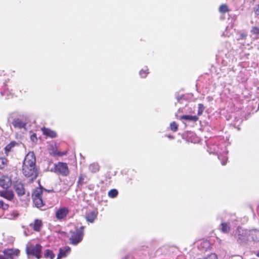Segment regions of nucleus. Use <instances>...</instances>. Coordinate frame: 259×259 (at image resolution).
I'll list each match as a JSON object with an SVG mask.
<instances>
[{
    "instance_id": "nucleus-1",
    "label": "nucleus",
    "mask_w": 259,
    "mask_h": 259,
    "mask_svg": "<svg viewBox=\"0 0 259 259\" xmlns=\"http://www.w3.org/2000/svg\"><path fill=\"white\" fill-rule=\"evenodd\" d=\"M36 159L33 152H29L25 156L22 166L23 175L31 180L36 179L38 172L35 166Z\"/></svg>"
},
{
    "instance_id": "nucleus-2",
    "label": "nucleus",
    "mask_w": 259,
    "mask_h": 259,
    "mask_svg": "<svg viewBox=\"0 0 259 259\" xmlns=\"http://www.w3.org/2000/svg\"><path fill=\"white\" fill-rule=\"evenodd\" d=\"M83 230L84 227L81 226L79 228H76L75 231L70 232L69 240L71 244L76 245L82 241L84 234Z\"/></svg>"
},
{
    "instance_id": "nucleus-3",
    "label": "nucleus",
    "mask_w": 259,
    "mask_h": 259,
    "mask_svg": "<svg viewBox=\"0 0 259 259\" xmlns=\"http://www.w3.org/2000/svg\"><path fill=\"white\" fill-rule=\"evenodd\" d=\"M236 238L240 243H245L249 240V230L242 229L238 227L236 230Z\"/></svg>"
},
{
    "instance_id": "nucleus-4",
    "label": "nucleus",
    "mask_w": 259,
    "mask_h": 259,
    "mask_svg": "<svg viewBox=\"0 0 259 259\" xmlns=\"http://www.w3.org/2000/svg\"><path fill=\"white\" fill-rule=\"evenodd\" d=\"M41 248V246L38 244H36L35 245L28 244L26 250L27 254H31L39 259L41 257L40 252Z\"/></svg>"
},
{
    "instance_id": "nucleus-5",
    "label": "nucleus",
    "mask_w": 259,
    "mask_h": 259,
    "mask_svg": "<svg viewBox=\"0 0 259 259\" xmlns=\"http://www.w3.org/2000/svg\"><path fill=\"white\" fill-rule=\"evenodd\" d=\"M54 172L63 176L69 174L68 166L66 163L58 162L54 165Z\"/></svg>"
},
{
    "instance_id": "nucleus-6",
    "label": "nucleus",
    "mask_w": 259,
    "mask_h": 259,
    "mask_svg": "<svg viewBox=\"0 0 259 259\" xmlns=\"http://www.w3.org/2000/svg\"><path fill=\"white\" fill-rule=\"evenodd\" d=\"M69 212V210L68 207H60L56 212V218L59 220H63L66 217Z\"/></svg>"
},
{
    "instance_id": "nucleus-7",
    "label": "nucleus",
    "mask_w": 259,
    "mask_h": 259,
    "mask_svg": "<svg viewBox=\"0 0 259 259\" xmlns=\"http://www.w3.org/2000/svg\"><path fill=\"white\" fill-rule=\"evenodd\" d=\"M19 252L20 251L18 249H7L3 252L7 259H14V256H18Z\"/></svg>"
},
{
    "instance_id": "nucleus-8",
    "label": "nucleus",
    "mask_w": 259,
    "mask_h": 259,
    "mask_svg": "<svg viewBox=\"0 0 259 259\" xmlns=\"http://www.w3.org/2000/svg\"><path fill=\"white\" fill-rule=\"evenodd\" d=\"M14 190L18 196H21L25 194V189L23 184L17 182L14 186Z\"/></svg>"
},
{
    "instance_id": "nucleus-9",
    "label": "nucleus",
    "mask_w": 259,
    "mask_h": 259,
    "mask_svg": "<svg viewBox=\"0 0 259 259\" xmlns=\"http://www.w3.org/2000/svg\"><path fill=\"white\" fill-rule=\"evenodd\" d=\"M12 124L14 127L19 129L25 128L26 123L20 118H15L13 120Z\"/></svg>"
},
{
    "instance_id": "nucleus-10",
    "label": "nucleus",
    "mask_w": 259,
    "mask_h": 259,
    "mask_svg": "<svg viewBox=\"0 0 259 259\" xmlns=\"http://www.w3.org/2000/svg\"><path fill=\"white\" fill-rule=\"evenodd\" d=\"M70 248L69 246H65L63 248H60L57 259H60L62 257H66L70 252Z\"/></svg>"
},
{
    "instance_id": "nucleus-11",
    "label": "nucleus",
    "mask_w": 259,
    "mask_h": 259,
    "mask_svg": "<svg viewBox=\"0 0 259 259\" xmlns=\"http://www.w3.org/2000/svg\"><path fill=\"white\" fill-rule=\"evenodd\" d=\"M11 184V180L8 177H3L0 179V186L4 188H8Z\"/></svg>"
},
{
    "instance_id": "nucleus-12",
    "label": "nucleus",
    "mask_w": 259,
    "mask_h": 259,
    "mask_svg": "<svg viewBox=\"0 0 259 259\" xmlns=\"http://www.w3.org/2000/svg\"><path fill=\"white\" fill-rule=\"evenodd\" d=\"M47 192H53V190H47L46 189L42 190V188H36L32 193V197L36 198V197H42L41 195L44 194V193Z\"/></svg>"
},
{
    "instance_id": "nucleus-13",
    "label": "nucleus",
    "mask_w": 259,
    "mask_h": 259,
    "mask_svg": "<svg viewBox=\"0 0 259 259\" xmlns=\"http://www.w3.org/2000/svg\"><path fill=\"white\" fill-rule=\"evenodd\" d=\"M41 131L44 135L46 136L49 137L51 138H54L57 137L56 133L49 128L43 127L41 128Z\"/></svg>"
},
{
    "instance_id": "nucleus-14",
    "label": "nucleus",
    "mask_w": 259,
    "mask_h": 259,
    "mask_svg": "<svg viewBox=\"0 0 259 259\" xmlns=\"http://www.w3.org/2000/svg\"><path fill=\"white\" fill-rule=\"evenodd\" d=\"M219 229L224 233H229L231 230L230 224L227 222L222 223L219 226Z\"/></svg>"
},
{
    "instance_id": "nucleus-15",
    "label": "nucleus",
    "mask_w": 259,
    "mask_h": 259,
    "mask_svg": "<svg viewBox=\"0 0 259 259\" xmlns=\"http://www.w3.org/2000/svg\"><path fill=\"white\" fill-rule=\"evenodd\" d=\"M97 217V213L94 211H89L85 215V219L89 223H93Z\"/></svg>"
},
{
    "instance_id": "nucleus-16",
    "label": "nucleus",
    "mask_w": 259,
    "mask_h": 259,
    "mask_svg": "<svg viewBox=\"0 0 259 259\" xmlns=\"http://www.w3.org/2000/svg\"><path fill=\"white\" fill-rule=\"evenodd\" d=\"M42 222L39 220H35L33 223L31 224L30 226L35 231H39L42 227Z\"/></svg>"
},
{
    "instance_id": "nucleus-17",
    "label": "nucleus",
    "mask_w": 259,
    "mask_h": 259,
    "mask_svg": "<svg viewBox=\"0 0 259 259\" xmlns=\"http://www.w3.org/2000/svg\"><path fill=\"white\" fill-rule=\"evenodd\" d=\"M249 236L252 240L259 241V230H249Z\"/></svg>"
},
{
    "instance_id": "nucleus-18",
    "label": "nucleus",
    "mask_w": 259,
    "mask_h": 259,
    "mask_svg": "<svg viewBox=\"0 0 259 259\" xmlns=\"http://www.w3.org/2000/svg\"><path fill=\"white\" fill-rule=\"evenodd\" d=\"M33 202L35 206L37 208H41L44 206V203L43 202L42 197L33 198Z\"/></svg>"
},
{
    "instance_id": "nucleus-19",
    "label": "nucleus",
    "mask_w": 259,
    "mask_h": 259,
    "mask_svg": "<svg viewBox=\"0 0 259 259\" xmlns=\"http://www.w3.org/2000/svg\"><path fill=\"white\" fill-rule=\"evenodd\" d=\"M198 118L197 116H193L190 115H184L181 117V119H184L187 121H196Z\"/></svg>"
},
{
    "instance_id": "nucleus-20",
    "label": "nucleus",
    "mask_w": 259,
    "mask_h": 259,
    "mask_svg": "<svg viewBox=\"0 0 259 259\" xmlns=\"http://www.w3.org/2000/svg\"><path fill=\"white\" fill-rule=\"evenodd\" d=\"M19 216V213L15 210L12 211L6 215V218L9 220H14Z\"/></svg>"
},
{
    "instance_id": "nucleus-21",
    "label": "nucleus",
    "mask_w": 259,
    "mask_h": 259,
    "mask_svg": "<svg viewBox=\"0 0 259 259\" xmlns=\"http://www.w3.org/2000/svg\"><path fill=\"white\" fill-rule=\"evenodd\" d=\"M0 195L9 200L12 199L13 198V194L11 192L7 191L0 192Z\"/></svg>"
},
{
    "instance_id": "nucleus-22",
    "label": "nucleus",
    "mask_w": 259,
    "mask_h": 259,
    "mask_svg": "<svg viewBox=\"0 0 259 259\" xmlns=\"http://www.w3.org/2000/svg\"><path fill=\"white\" fill-rule=\"evenodd\" d=\"M8 160L5 157L0 158V169H3L7 166Z\"/></svg>"
},
{
    "instance_id": "nucleus-23",
    "label": "nucleus",
    "mask_w": 259,
    "mask_h": 259,
    "mask_svg": "<svg viewBox=\"0 0 259 259\" xmlns=\"http://www.w3.org/2000/svg\"><path fill=\"white\" fill-rule=\"evenodd\" d=\"M118 194V191L115 189H113L110 190L108 193V195L109 197L114 198H115Z\"/></svg>"
},
{
    "instance_id": "nucleus-24",
    "label": "nucleus",
    "mask_w": 259,
    "mask_h": 259,
    "mask_svg": "<svg viewBox=\"0 0 259 259\" xmlns=\"http://www.w3.org/2000/svg\"><path fill=\"white\" fill-rule=\"evenodd\" d=\"M16 142H12L9 144L7 145L5 148V153L8 154V153L10 152L11 149L15 146Z\"/></svg>"
},
{
    "instance_id": "nucleus-25",
    "label": "nucleus",
    "mask_w": 259,
    "mask_h": 259,
    "mask_svg": "<svg viewBox=\"0 0 259 259\" xmlns=\"http://www.w3.org/2000/svg\"><path fill=\"white\" fill-rule=\"evenodd\" d=\"M44 256L46 258H49L50 259H53L55 257V254L50 250H46Z\"/></svg>"
},
{
    "instance_id": "nucleus-26",
    "label": "nucleus",
    "mask_w": 259,
    "mask_h": 259,
    "mask_svg": "<svg viewBox=\"0 0 259 259\" xmlns=\"http://www.w3.org/2000/svg\"><path fill=\"white\" fill-rule=\"evenodd\" d=\"M178 124L175 121L172 122L170 124V130L173 132H176L178 130Z\"/></svg>"
},
{
    "instance_id": "nucleus-27",
    "label": "nucleus",
    "mask_w": 259,
    "mask_h": 259,
    "mask_svg": "<svg viewBox=\"0 0 259 259\" xmlns=\"http://www.w3.org/2000/svg\"><path fill=\"white\" fill-rule=\"evenodd\" d=\"M219 10H220V12L225 13L227 12L228 10V7L226 5H222L220 6V7L219 8Z\"/></svg>"
},
{
    "instance_id": "nucleus-28",
    "label": "nucleus",
    "mask_w": 259,
    "mask_h": 259,
    "mask_svg": "<svg viewBox=\"0 0 259 259\" xmlns=\"http://www.w3.org/2000/svg\"><path fill=\"white\" fill-rule=\"evenodd\" d=\"M250 32L253 34H259V27L253 26L251 29Z\"/></svg>"
},
{
    "instance_id": "nucleus-29",
    "label": "nucleus",
    "mask_w": 259,
    "mask_h": 259,
    "mask_svg": "<svg viewBox=\"0 0 259 259\" xmlns=\"http://www.w3.org/2000/svg\"><path fill=\"white\" fill-rule=\"evenodd\" d=\"M204 106L202 104H198V114L199 115H201L204 110Z\"/></svg>"
},
{
    "instance_id": "nucleus-30",
    "label": "nucleus",
    "mask_w": 259,
    "mask_h": 259,
    "mask_svg": "<svg viewBox=\"0 0 259 259\" xmlns=\"http://www.w3.org/2000/svg\"><path fill=\"white\" fill-rule=\"evenodd\" d=\"M204 259H218V256L215 253H211L205 257Z\"/></svg>"
},
{
    "instance_id": "nucleus-31",
    "label": "nucleus",
    "mask_w": 259,
    "mask_h": 259,
    "mask_svg": "<svg viewBox=\"0 0 259 259\" xmlns=\"http://www.w3.org/2000/svg\"><path fill=\"white\" fill-rule=\"evenodd\" d=\"M148 71V69H146V70H144V69H142L140 71V76L142 77H145L146 76L147 74L148 73V72H147Z\"/></svg>"
},
{
    "instance_id": "nucleus-32",
    "label": "nucleus",
    "mask_w": 259,
    "mask_h": 259,
    "mask_svg": "<svg viewBox=\"0 0 259 259\" xmlns=\"http://www.w3.org/2000/svg\"><path fill=\"white\" fill-rule=\"evenodd\" d=\"M9 207V205L5 204L3 201H0V208H2L3 209H7Z\"/></svg>"
},
{
    "instance_id": "nucleus-33",
    "label": "nucleus",
    "mask_w": 259,
    "mask_h": 259,
    "mask_svg": "<svg viewBox=\"0 0 259 259\" xmlns=\"http://www.w3.org/2000/svg\"><path fill=\"white\" fill-rule=\"evenodd\" d=\"M246 34H244V33H242L240 35V36L238 38V40H240V39H245L246 37Z\"/></svg>"
},
{
    "instance_id": "nucleus-34",
    "label": "nucleus",
    "mask_w": 259,
    "mask_h": 259,
    "mask_svg": "<svg viewBox=\"0 0 259 259\" xmlns=\"http://www.w3.org/2000/svg\"><path fill=\"white\" fill-rule=\"evenodd\" d=\"M227 157L223 158L222 159V164L223 165H225L226 164V163H227Z\"/></svg>"
},
{
    "instance_id": "nucleus-35",
    "label": "nucleus",
    "mask_w": 259,
    "mask_h": 259,
    "mask_svg": "<svg viewBox=\"0 0 259 259\" xmlns=\"http://www.w3.org/2000/svg\"><path fill=\"white\" fill-rule=\"evenodd\" d=\"M254 11L257 15H259V5L254 8Z\"/></svg>"
},
{
    "instance_id": "nucleus-36",
    "label": "nucleus",
    "mask_w": 259,
    "mask_h": 259,
    "mask_svg": "<svg viewBox=\"0 0 259 259\" xmlns=\"http://www.w3.org/2000/svg\"><path fill=\"white\" fill-rule=\"evenodd\" d=\"M31 140L32 141H34V140H37V138H36V134H33L31 137Z\"/></svg>"
},
{
    "instance_id": "nucleus-37",
    "label": "nucleus",
    "mask_w": 259,
    "mask_h": 259,
    "mask_svg": "<svg viewBox=\"0 0 259 259\" xmlns=\"http://www.w3.org/2000/svg\"><path fill=\"white\" fill-rule=\"evenodd\" d=\"M0 259H7V258L3 253V254H0Z\"/></svg>"
},
{
    "instance_id": "nucleus-38",
    "label": "nucleus",
    "mask_w": 259,
    "mask_h": 259,
    "mask_svg": "<svg viewBox=\"0 0 259 259\" xmlns=\"http://www.w3.org/2000/svg\"><path fill=\"white\" fill-rule=\"evenodd\" d=\"M80 182H81V178H79V181H78V183H80Z\"/></svg>"
},
{
    "instance_id": "nucleus-39",
    "label": "nucleus",
    "mask_w": 259,
    "mask_h": 259,
    "mask_svg": "<svg viewBox=\"0 0 259 259\" xmlns=\"http://www.w3.org/2000/svg\"><path fill=\"white\" fill-rule=\"evenodd\" d=\"M257 255L259 256V252L257 253Z\"/></svg>"
}]
</instances>
